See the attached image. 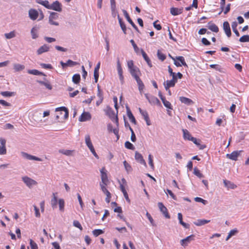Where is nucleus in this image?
Instances as JSON below:
<instances>
[{
	"instance_id": "1",
	"label": "nucleus",
	"mask_w": 249,
	"mask_h": 249,
	"mask_svg": "<svg viewBox=\"0 0 249 249\" xmlns=\"http://www.w3.org/2000/svg\"><path fill=\"white\" fill-rule=\"evenodd\" d=\"M127 65L132 77L135 79L139 78L141 75V72L139 68L134 65L133 61L132 60L128 61Z\"/></svg>"
},
{
	"instance_id": "2",
	"label": "nucleus",
	"mask_w": 249,
	"mask_h": 249,
	"mask_svg": "<svg viewBox=\"0 0 249 249\" xmlns=\"http://www.w3.org/2000/svg\"><path fill=\"white\" fill-rule=\"evenodd\" d=\"M144 95L146 98L151 105L161 106V103L160 100L156 97L152 95H149V94L147 93H145Z\"/></svg>"
},
{
	"instance_id": "3",
	"label": "nucleus",
	"mask_w": 249,
	"mask_h": 249,
	"mask_svg": "<svg viewBox=\"0 0 249 249\" xmlns=\"http://www.w3.org/2000/svg\"><path fill=\"white\" fill-rule=\"evenodd\" d=\"M58 18V14L55 12H51L49 17V22L51 25L58 26L59 23L55 20Z\"/></svg>"
},
{
	"instance_id": "4",
	"label": "nucleus",
	"mask_w": 249,
	"mask_h": 249,
	"mask_svg": "<svg viewBox=\"0 0 249 249\" xmlns=\"http://www.w3.org/2000/svg\"><path fill=\"white\" fill-rule=\"evenodd\" d=\"M22 179L24 183L29 188L32 187L33 185H36L37 184V182L36 180L27 176L22 177Z\"/></svg>"
},
{
	"instance_id": "5",
	"label": "nucleus",
	"mask_w": 249,
	"mask_h": 249,
	"mask_svg": "<svg viewBox=\"0 0 249 249\" xmlns=\"http://www.w3.org/2000/svg\"><path fill=\"white\" fill-rule=\"evenodd\" d=\"M195 240V235L194 234H191L190 236H187L184 239H183L180 240V244L182 246L185 248L190 243Z\"/></svg>"
},
{
	"instance_id": "6",
	"label": "nucleus",
	"mask_w": 249,
	"mask_h": 249,
	"mask_svg": "<svg viewBox=\"0 0 249 249\" xmlns=\"http://www.w3.org/2000/svg\"><path fill=\"white\" fill-rule=\"evenodd\" d=\"M100 172L102 180V182L101 183H103L105 185H107V184L109 182V181L107 174V171L105 167L102 168V169L100 170Z\"/></svg>"
},
{
	"instance_id": "7",
	"label": "nucleus",
	"mask_w": 249,
	"mask_h": 249,
	"mask_svg": "<svg viewBox=\"0 0 249 249\" xmlns=\"http://www.w3.org/2000/svg\"><path fill=\"white\" fill-rule=\"evenodd\" d=\"M160 211L163 213L166 218H170V216L168 213L167 209L164 206L162 202H159L158 204Z\"/></svg>"
},
{
	"instance_id": "8",
	"label": "nucleus",
	"mask_w": 249,
	"mask_h": 249,
	"mask_svg": "<svg viewBox=\"0 0 249 249\" xmlns=\"http://www.w3.org/2000/svg\"><path fill=\"white\" fill-rule=\"evenodd\" d=\"M122 182L123 184H120V189H121V191L122 192V193H123V195H124V197H125L126 200L127 202H130V200L129 198L128 195L125 189L124 186V184H126L125 179L124 178H122Z\"/></svg>"
},
{
	"instance_id": "9",
	"label": "nucleus",
	"mask_w": 249,
	"mask_h": 249,
	"mask_svg": "<svg viewBox=\"0 0 249 249\" xmlns=\"http://www.w3.org/2000/svg\"><path fill=\"white\" fill-rule=\"evenodd\" d=\"M242 152V151H241V150L234 151H233L231 154H227L226 155V157L227 158H228L229 159L236 161L237 160L238 157H239L241 152Z\"/></svg>"
},
{
	"instance_id": "10",
	"label": "nucleus",
	"mask_w": 249,
	"mask_h": 249,
	"mask_svg": "<svg viewBox=\"0 0 249 249\" xmlns=\"http://www.w3.org/2000/svg\"><path fill=\"white\" fill-rule=\"evenodd\" d=\"M50 9L61 12L62 11V5L58 0H56L51 4Z\"/></svg>"
},
{
	"instance_id": "11",
	"label": "nucleus",
	"mask_w": 249,
	"mask_h": 249,
	"mask_svg": "<svg viewBox=\"0 0 249 249\" xmlns=\"http://www.w3.org/2000/svg\"><path fill=\"white\" fill-rule=\"evenodd\" d=\"M91 118V115L89 112H83L79 118L80 122L89 121Z\"/></svg>"
},
{
	"instance_id": "12",
	"label": "nucleus",
	"mask_w": 249,
	"mask_h": 249,
	"mask_svg": "<svg viewBox=\"0 0 249 249\" xmlns=\"http://www.w3.org/2000/svg\"><path fill=\"white\" fill-rule=\"evenodd\" d=\"M38 16L39 13L36 10L32 8L29 10V17L31 19L35 20Z\"/></svg>"
},
{
	"instance_id": "13",
	"label": "nucleus",
	"mask_w": 249,
	"mask_h": 249,
	"mask_svg": "<svg viewBox=\"0 0 249 249\" xmlns=\"http://www.w3.org/2000/svg\"><path fill=\"white\" fill-rule=\"evenodd\" d=\"M223 28L227 36L230 37L231 35V33L229 23L228 21H224L223 24Z\"/></svg>"
},
{
	"instance_id": "14",
	"label": "nucleus",
	"mask_w": 249,
	"mask_h": 249,
	"mask_svg": "<svg viewBox=\"0 0 249 249\" xmlns=\"http://www.w3.org/2000/svg\"><path fill=\"white\" fill-rule=\"evenodd\" d=\"M0 154H5L6 153L5 140L3 138H0Z\"/></svg>"
},
{
	"instance_id": "15",
	"label": "nucleus",
	"mask_w": 249,
	"mask_h": 249,
	"mask_svg": "<svg viewBox=\"0 0 249 249\" xmlns=\"http://www.w3.org/2000/svg\"><path fill=\"white\" fill-rule=\"evenodd\" d=\"M135 158L136 160L139 161L142 164L144 165L145 167L146 166V163L143 158L142 154L138 152H135Z\"/></svg>"
},
{
	"instance_id": "16",
	"label": "nucleus",
	"mask_w": 249,
	"mask_h": 249,
	"mask_svg": "<svg viewBox=\"0 0 249 249\" xmlns=\"http://www.w3.org/2000/svg\"><path fill=\"white\" fill-rule=\"evenodd\" d=\"M117 71H118V74L119 76L120 80L122 82H123L124 81V76L123 75V69L121 67V63H120L119 59L118 60V61H117Z\"/></svg>"
},
{
	"instance_id": "17",
	"label": "nucleus",
	"mask_w": 249,
	"mask_h": 249,
	"mask_svg": "<svg viewBox=\"0 0 249 249\" xmlns=\"http://www.w3.org/2000/svg\"><path fill=\"white\" fill-rule=\"evenodd\" d=\"M141 52L143 59L146 62L148 66L150 68L152 67V64L151 61L149 57L148 56V55H147L146 53L142 49H141Z\"/></svg>"
},
{
	"instance_id": "18",
	"label": "nucleus",
	"mask_w": 249,
	"mask_h": 249,
	"mask_svg": "<svg viewBox=\"0 0 249 249\" xmlns=\"http://www.w3.org/2000/svg\"><path fill=\"white\" fill-rule=\"evenodd\" d=\"M50 47L48 45L46 44H44L43 46H41L37 51V54L39 55L42 54L43 53L47 52L49 51Z\"/></svg>"
},
{
	"instance_id": "19",
	"label": "nucleus",
	"mask_w": 249,
	"mask_h": 249,
	"mask_svg": "<svg viewBox=\"0 0 249 249\" xmlns=\"http://www.w3.org/2000/svg\"><path fill=\"white\" fill-rule=\"evenodd\" d=\"M164 86L166 90H168L170 88L174 87L176 84L173 80H167L164 83Z\"/></svg>"
},
{
	"instance_id": "20",
	"label": "nucleus",
	"mask_w": 249,
	"mask_h": 249,
	"mask_svg": "<svg viewBox=\"0 0 249 249\" xmlns=\"http://www.w3.org/2000/svg\"><path fill=\"white\" fill-rule=\"evenodd\" d=\"M182 8L172 7L170 9V13L173 16H177L182 13Z\"/></svg>"
},
{
	"instance_id": "21",
	"label": "nucleus",
	"mask_w": 249,
	"mask_h": 249,
	"mask_svg": "<svg viewBox=\"0 0 249 249\" xmlns=\"http://www.w3.org/2000/svg\"><path fill=\"white\" fill-rule=\"evenodd\" d=\"M22 155L24 157H25V158H26L27 159L29 160H37V161H42V160L40 158H39L36 157L34 156L29 155L26 153H24V152L22 153Z\"/></svg>"
},
{
	"instance_id": "22",
	"label": "nucleus",
	"mask_w": 249,
	"mask_h": 249,
	"mask_svg": "<svg viewBox=\"0 0 249 249\" xmlns=\"http://www.w3.org/2000/svg\"><path fill=\"white\" fill-rule=\"evenodd\" d=\"M118 19L119 23L120 24V27H121L122 30H123L124 34L126 35V27L125 24L124 23V22L123 21L122 19L120 18V17L119 15H118Z\"/></svg>"
},
{
	"instance_id": "23",
	"label": "nucleus",
	"mask_w": 249,
	"mask_h": 249,
	"mask_svg": "<svg viewBox=\"0 0 249 249\" xmlns=\"http://www.w3.org/2000/svg\"><path fill=\"white\" fill-rule=\"evenodd\" d=\"M57 193H53V197L51 201V206L53 209L56 207L57 204V199L56 196Z\"/></svg>"
},
{
	"instance_id": "24",
	"label": "nucleus",
	"mask_w": 249,
	"mask_h": 249,
	"mask_svg": "<svg viewBox=\"0 0 249 249\" xmlns=\"http://www.w3.org/2000/svg\"><path fill=\"white\" fill-rule=\"evenodd\" d=\"M179 100L182 103H184L186 105H191L194 103V102L190 99L185 97H180Z\"/></svg>"
},
{
	"instance_id": "25",
	"label": "nucleus",
	"mask_w": 249,
	"mask_h": 249,
	"mask_svg": "<svg viewBox=\"0 0 249 249\" xmlns=\"http://www.w3.org/2000/svg\"><path fill=\"white\" fill-rule=\"evenodd\" d=\"M55 111H64V118L67 119L69 116V111L68 109L65 107H57L55 109Z\"/></svg>"
},
{
	"instance_id": "26",
	"label": "nucleus",
	"mask_w": 249,
	"mask_h": 249,
	"mask_svg": "<svg viewBox=\"0 0 249 249\" xmlns=\"http://www.w3.org/2000/svg\"><path fill=\"white\" fill-rule=\"evenodd\" d=\"M208 29L215 33H217L219 31V28L218 26L215 24L211 22L208 23Z\"/></svg>"
},
{
	"instance_id": "27",
	"label": "nucleus",
	"mask_w": 249,
	"mask_h": 249,
	"mask_svg": "<svg viewBox=\"0 0 249 249\" xmlns=\"http://www.w3.org/2000/svg\"><path fill=\"white\" fill-rule=\"evenodd\" d=\"M191 141L193 142L195 144L197 145L200 149H203L206 147V145H201L200 144L201 141L200 140H197L196 138L193 137L191 139Z\"/></svg>"
},
{
	"instance_id": "28",
	"label": "nucleus",
	"mask_w": 249,
	"mask_h": 249,
	"mask_svg": "<svg viewBox=\"0 0 249 249\" xmlns=\"http://www.w3.org/2000/svg\"><path fill=\"white\" fill-rule=\"evenodd\" d=\"M191 141L193 142L195 144L197 145L200 149H203L206 147V145H201L200 144L201 141L200 140H197L196 138L193 137L191 139Z\"/></svg>"
},
{
	"instance_id": "29",
	"label": "nucleus",
	"mask_w": 249,
	"mask_h": 249,
	"mask_svg": "<svg viewBox=\"0 0 249 249\" xmlns=\"http://www.w3.org/2000/svg\"><path fill=\"white\" fill-rule=\"evenodd\" d=\"M210 222V220L198 219L196 221L194 222V224L197 226H201L207 223H208Z\"/></svg>"
},
{
	"instance_id": "30",
	"label": "nucleus",
	"mask_w": 249,
	"mask_h": 249,
	"mask_svg": "<svg viewBox=\"0 0 249 249\" xmlns=\"http://www.w3.org/2000/svg\"><path fill=\"white\" fill-rule=\"evenodd\" d=\"M223 182L224 183L225 187H226L228 189H233L236 187V186L234 183L231 182L230 181L227 180H224Z\"/></svg>"
},
{
	"instance_id": "31",
	"label": "nucleus",
	"mask_w": 249,
	"mask_h": 249,
	"mask_svg": "<svg viewBox=\"0 0 249 249\" xmlns=\"http://www.w3.org/2000/svg\"><path fill=\"white\" fill-rule=\"evenodd\" d=\"M127 114L130 121L134 124H136V121L135 120V118L133 115L132 114V112H131L130 110L128 107L127 108Z\"/></svg>"
},
{
	"instance_id": "32",
	"label": "nucleus",
	"mask_w": 249,
	"mask_h": 249,
	"mask_svg": "<svg viewBox=\"0 0 249 249\" xmlns=\"http://www.w3.org/2000/svg\"><path fill=\"white\" fill-rule=\"evenodd\" d=\"M183 138L185 140L191 141V139L193 138L190 133V132L187 129H183Z\"/></svg>"
},
{
	"instance_id": "33",
	"label": "nucleus",
	"mask_w": 249,
	"mask_h": 249,
	"mask_svg": "<svg viewBox=\"0 0 249 249\" xmlns=\"http://www.w3.org/2000/svg\"><path fill=\"white\" fill-rule=\"evenodd\" d=\"M161 101L164 106L168 109H173L172 106L170 102L167 101L165 98H162Z\"/></svg>"
},
{
	"instance_id": "34",
	"label": "nucleus",
	"mask_w": 249,
	"mask_h": 249,
	"mask_svg": "<svg viewBox=\"0 0 249 249\" xmlns=\"http://www.w3.org/2000/svg\"><path fill=\"white\" fill-rule=\"evenodd\" d=\"M135 80L137 81V84L138 85L139 89L140 92H142L144 88V85L140 77Z\"/></svg>"
},
{
	"instance_id": "35",
	"label": "nucleus",
	"mask_w": 249,
	"mask_h": 249,
	"mask_svg": "<svg viewBox=\"0 0 249 249\" xmlns=\"http://www.w3.org/2000/svg\"><path fill=\"white\" fill-rule=\"evenodd\" d=\"M85 142L89 148L93 146L90 139V136L89 135H86Z\"/></svg>"
},
{
	"instance_id": "36",
	"label": "nucleus",
	"mask_w": 249,
	"mask_h": 249,
	"mask_svg": "<svg viewBox=\"0 0 249 249\" xmlns=\"http://www.w3.org/2000/svg\"><path fill=\"white\" fill-rule=\"evenodd\" d=\"M107 114L110 118H114L115 116L117 117L115 115L114 111L110 107H108L107 109Z\"/></svg>"
},
{
	"instance_id": "37",
	"label": "nucleus",
	"mask_w": 249,
	"mask_h": 249,
	"mask_svg": "<svg viewBox=\"0 0 249 249\" xmlns=\"http://www.w3.org/2000/svg\"><path fill=\"white\" fill-rule=\"evenodd\" d=\"M123 12L124 14V16L126 18L127 21L131 25H133L134 23L132 21V20L130 18L129 14H128L127 12L125 10H123Z\"/></svg>"
},
{
	"instance_id": "38",
	"label": "nucleus",
	"mask_w": 249,
	"mask_h": 249,
	"mask_svg": "<svg viewBox=\"0 0 249 249\" xmlns=\"http://www.w3.org/2000/svg\"><path fill=\"white\" fill-rule=\"evenodd\" d=\"M25 69V66L23 65L19 64H15L14 65V69L16 71H22Z\"/></svg>"
},
{
	"instance_id": "39",
	"label": "nucleus",
	"mask_w": 249,
	"mask_h": 249,
	"mask_svg": "<svg viewBox=\"0 0 249 249\" xmlns=\"http://www.w3.org/2000/svg\"><path fill=\"white\" fill-rule=\"evenodd\" d=\"M176 59L179 62L181 65L185 67H188V65L185 62L184 58L182 56H177L176 57Z\"/></svg>"
},
{
	"instance_id": "40",
	"label": "nucleus",
	"mask_w": 249,
	"mask_h": 249,
	"mask_svg": "<svg viewBox=\"0 0 249 249\" xmlns=\"http://www.w3.org/2000/svg\"><path fill=\"white\" fill-rule=\"evenodd\" d=\"M72 82L75 84H78L80 80V75L79 74H75L73 75L72 78Z\"/></svg>"
},
{
	"instance_id": "41",
	"label": "nucleus",
	"mask_w": 249,
	"mask_h": 249,
	"mask_svg": "<svg viewBox=\"0 0 249 249\" xmlns=\"http://www.w3.org/2000/svg\"><path fill=\"white\" fill-rule=\"evenodd\" d=\"M157 56L158 58L163 61L166 59V55L163 53L160 50H158Z\"/></svg>"
},
{
	"instance_id": "42",
	"label": "nucleus",
	"mask_w": 249,
	"mask_h": 249,
	"mask_svg": "<svg viewBox=\"0 0 249 249\" xmlns=\"http://www.w3.org/2000/svg\"><path fill=\"white\" fill-rule=\"evenodd\" d=\"M58 205L59 207V210L61 211H64V206H65V202L63 199H59L58 200Z\"/></svg>"
},
{
	"instance_id": "43",
	"label": "nucleus",
	"mask_w": 249,
	"mask_h": 249,
	"mask_svg": "<svg viewBox=\"0 0 249 249\" xmlns=\"http://www.w3.org/2000/svg\"><path fill=\"white\" fill-rule=\"evenodd\" d=\"M4 36L7 39H11L12 38L16 36L15 31H13L10 32L9 33H6L4 34Z\"/></svg>"
},
{
	"instance_id": "44",
	"label": "nucleus",
	"mask_w": 249,
	"mask_h": 249,
	"mask_svg": "<svg viewBox=\"0 0 249 249\" xmlns=\"http://www.w3.org/2000/svg\"><path fill=\"white\" fill-rule=\"evenodd\" d=\"M0 94L4 97H11L14 96L15 95V93L14 92H10V91H1L0 92Z\"/></svg>"
},
{
	"instance_id": "45",
	"label": "nucleus",
	"mask_w": 249,
	"mask_h": 249,
	"mask_svg": "<svg viewBox=\"0 0 249 249\" xmlns=\"http://www.w3.org/2000/svg\"><path fill=\"white\" fill-rule=\"evenodd\" d=\"M59 152L64 155L66 156H70L72 154L73 151L70 150H64L61 149L59 151Z\"/></svg>"
},
{
	"instance_id": "46",
	"label": "nucleus",
	"mask_w": 249,
	"mask_h": 249,
	"mask_svg": "<svg viewBox=\"0 0 249 249\" xmlns=\"http://www.w3.org/2000/svg\"><path fill=\"white\" fill-rule=\"evenodd\" d=\"M28 73L35 75H39L42 74V72L39 71L38 70H28Z\"/></svg>"
},
{
	"instance_id": "47",
	"label": "nucleus",
	"mask_w": 249,
	"mask_h": 249,
	"mask_svg": "<svg viewBox=\"0 0 249 249\" xmlns=\"http://www.w3.org/2000/svg\"><path fill=\"white\" fill-rule=\"evenodd\" d=\"M238 232V231L236 229H233L231 230L227 236L226 238V240H228L229 239H230L232 236L234 235L236 233H237Z\"/></svg>"
},
{
	"instance_id": "48",
	"label": "nucleus",
	"mask_w": 249,
	"mask_h": 249,
	"mask_svg": "<svg viewBox=\"0 0 249 249\" xmlns=\"http://www.w3.org/2000/svg\"><path fill=\"white\" fill-rule=\"evenodd\" d=\"M241 42H249V35H244L241 36L239 39Z\"/></svg>"
},
{
	"instance_id": "49",
	"label": "nucleus",
	"mask_w": 249,
	"mask_h": 249,
	"mask_svg": "<svg viewBox=\"0 0 249 249\" xmlns=\"http://www.w3.org/2000/svg\"><path fill=\"white\" fill-rule=\"evenodd\" d=\"M31 33L32 35V38L33 39H36L38 37V36L37 34V30L36 29L35 27H33L32 29Z\"/></svg>"
},
{
	"instance_id": "50",
	"label": "nucleus",
	"mask_w": 249,
	"mask_h": 249,
	"mask_svg": "<svg viewBox=\"0 0 249 249\" xmlns=\"http://www.w3.org/2000/svg\"><path fill=\"white\" fill-rule=\"evenodd\" d=\"M194 173L196 176H197L198 177H199L200 178H202L203 177L202 174L201 173L199 170H198L196 167H195L194 168Z\"/></svg>"
},
{
	"instance_id": "51",
	"label": "nucleus",
	"mask_w": 249,
	"mask_h": 249,
	"mask_svg": "<svg viewBox=\"0 0 249 249\" xmlns=\"http://www.w3.org/2000/svg\"><path fill=\"white\" fill-rule=\"evenodd\" d=\"M93 234L95 236L97 237L99 236V235L102 234L104 233V231L100 229H96L92 231Z\"/></svg>"
},
{
	"instance_id": "52",
	"label": "nucleus",
	"mask_w": 249,
	"mask_h": 249,
	"mask_svg": "<svg viewBox=\"0 0 249 249\" xmlns=\"http://www.w3.org/2000/svg\"><path fill=\"white\" fill-rule=\"evenodd\" d=\"M139 110L142 115L144 119L147 120L148 118H149V116L147 111L142 110L141 108H139Z\"/></svg>"
},
{
	"instance_id": "53",
	"label": "nucleus",
	"mask_w": 249,
	"mask_h": 249,
	"mask_svg": "<svg viewBox=\"0 0 249 249\" xmlns=\"http://www.w3.org/2000/svg\"><path fill=\"white\" fill-rule=\"evenodd\" d=\"M124 145L125 147L128 149L134 150L135 149L133 145L128 141H127L125 142Z\"/></svg>"
},
{
	"instance_id": "54",
	"label": "nucleus",
	"mask_w": 249,
	"mask_h": 249,
	"mask_svg": "<svg viewBox=\"0 0 249 249\" xmlns=\"http://www.w3.org/2000/svg\"><path fill=\"white\" fill-rule=\"evenodd\" d=\"M73 225L74 227L78 228L80 231H82L83 228H82L81 224L80 223V222L78 221L74 220L73 222Z\"/></svg>"
},
{
	"instance_id": "55",
	"label": "nucleus",
	"mask_w": 249,
	"mask_h": 249,
	"mask_svg": "<svg viewBox=\"0 0 249 249\" xmlns=\"http://www.w3.org/2000/svg\"><path fill=\"white\" fill-rule=\"evenodd\" d=\"M97 96L100 99L101 102H102L103 100V98H103V93H102L101 89H100V87H99V85L98 86Z\"/></svg>"
},
{
	"instance_id": "56",
	"label": "nucleus",
	"mask_w": 249,
	"mask_h": 249,
	"mask_svg": "<svg viewBox=\"0 0 249 249\" xmlns=\"http://www.w3.org/2000/svg\"><path fill=\"white\" fill-rule=\"evenodd\" d=\"M104 193L107 196V197L106 198V201L108 203H109L110 201L111 197V194L108 190H107V192H106L105 193Z\"/></svg>"
},
{
	"instance_id": "57",
	"label": "nucleus",
	"mask_w": 249,
	"mask_h": 249,
	"mask_svg": "<svg viewBox=\"0 0 249 249\" xmlns=\"http://www.w3.org/2000/svg\"><path fill=\"white\" fill-rule=\"evenodd\" d=\"M124 165L125 167V170L127 172H129L132 170L131 166L130 165L129 163H128L126 161L124 160Z\"/></svg>"
},
{
	"instance_id": "58",
	"label": "nucleus",
	"mask_w": 249,
	"mask_h": 249,
	"mask_svg": "<svg viewBox=\"0 0 249 249\" xmlns=\"http://www.w3.org/2000/svg\"><path fill=\"white\" fill-rule=\"evenodd\" d=\"M30 245L31 249H38L37 244L32 239H30Z\"/></svg>"
},
{
	"instance_id": "59",
	"label": "nucleus",
	"mask_w": 249,
	"mask_h": 249,
	"mask_svg": "<svg viewBox=\"0 0 249 249\" xmlns=\"http://www.w3.org/2000/svg\"><path fill=\"white\" fill-rule=\"evenodd\" d=\"M210 67L212 69H214L219 71H221L220 66L217 64H211L210 65Z\"/></svg>"
},
{
	"instance_id": "60",
	"label": "nucleus",
	"mask_w": 249,
	"mask_h": 249,
	"mask_svg": "<svg viewBox=\"0 0 249 249\" xmlns=\"http://www.w3.org/2000/svg\"><path fill=\"white\" fill-rule=\"evenodd\" d=\"M148 160H149V164L151 166V167L153 169L154 168V165L153 163V161L152 159V156L151 154H149L148 156Z\"/></svg>"
},
{
	"instance_id": "61",
	"label": "nucleus",
	"mask_w": 249,
	"mask_h": 249,
	"mask_svg": "<svg viewBox=\"0 0 249 249\" xmlns=\"http://www.w3.org/2000/svg\"><path fill=\"white\" fill-rule=\"evenodd\" d=\"M195 200L196 201V202H201L203 204H206V203H207V201L202 199V198L201 197H196L195 198Z\"/></svg>"
},
{
	"instance_id": "62",
	"label": "nucleus",
	"mask_w": 249,
	"mask_h": 249,
	"mask_svg": "<svg viewBox=\"0 0 249 249\" xmlns=\"http://www.w3.org/2000/svg\"><path fill=\"white\" fill-rule=\"evenodd\" d=\"M130 42H131L132 45L133 46L135 51L136 53H138L139 48H138L137 45H136V44L135 43V41H134V40L133 39L130 40Z\"/></svg>"
},
{
	"instance_id": "63",
	"label": "nucleus",
	"mask_w": 249,
	"mask_h": 249,
	"mask_svg": "<svg viewBox=\"0 0 249 249\" xmlns=\"http://www.w3.org/2000/svg\"><path fill=\"white\" fill-rule=\"evenodd\" d=\"M41 67L46 69H52L53 68L52 66L50 64H44L42 63L41 64Z\"/></svg>"
},
{
	"instance_id": "64",
	"label": "nucleus",
	"mask_w": 249,
	"mask_h": 249,
	"mask_svg": "<svg viewBox=\"0 0 249 249\" xmlns=\"http://www.w3.org/2000/svg\"><path fill=\"white\" fill-rule=\"evenodd\" d=\"M42 5L44 6L46 8L50 9L51 4L48 0H46L42 1Z\"/></svg>"
}]
</instances>
